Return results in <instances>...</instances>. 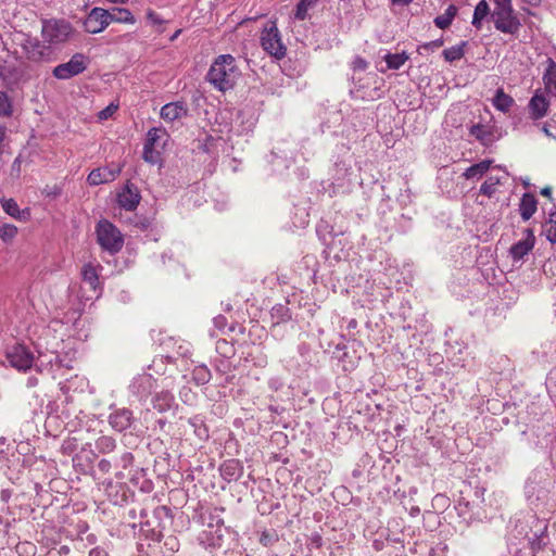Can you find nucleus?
<instances>
[{
	"mask_svg": "<svg viewBox=\"0 0 556 556\" xmlns=\"http://www.w3.org/2000/svg\"><path fill=\"white\" fill-rule=\"evenodd\" d=\"M4 49L15 59H26L30 62H50L54 52L45 40L23 31H14L3 40Z\"/></svg>",
	"mask_w": 556,
	"mask_h": 556,
	"instance_id": "f257e3e1",
	"label": "nucleus"
},
{
	"mask_svg": "<svg viewBox=\"0 0 556 556\" xmlns=\"http://www.w3.org/2000/svg\"><path fill=\"white\" fill-rule=\"evenodd\" d=\"M239 75L235 58L230 54H222L212 63L206 79L217 90L227 91L233 87Z\"/></svg>",
	"mask_w": 556,
	"mask_h": 556,
	"instance_id": "f03ea898",
	"label": "nucleus"
},
{
	"mask_svg": "<svg viewBox=\"0 0 556 556\" xmlns=\"http://www.w3.org/2000/svg\"><path fill=\"white\" fill-rule=\"evenodd\" d=\"M494 9L491 21L494 27L504 34L516 35L521 28L520 20L513 8V0H492Z\"/></svg>",
	"mask_w": 556,
	"mask_h": 556,
	"instance_id": "7ed1b4c3",
	"label": "nucleus"
},
{
	"mask_svg": "<svg viewBox=\"0 0 556 556\" xmlns=\"http://www.w3.org/2000/svg\"><path fill=\"white\" fill-rule=\"evenodd\" d=\"M73 31L71 23L65 20L50 18L41 22V38L51 46L54 53L56 49L67 42Z\"/></svg>",
	"mask_w": 556,
	"mask_h": 556,
	"instance_id": "20e7f679",
	"label": "nucleus"
},
{
	"mask_svg": "<svg viewBox=\"0 0 556 556\" xmlns=\"http://www.w3.org/2000/svg\"><path fill=\"white\" fill-rule=\"evenodd\" d=\"M261 46L271 56L281 60L286 56L287 47L275 22H268L261 34Z\"/></svg>",
	"mask_w": 556,
	"mask_h": 556,
	"instance_id": "39448f33",
	"label": "nucleus"
},
{
	"mask_svg": "<svg viewBox=\"0 0 556 556\" xmlns=\"http://www.w3.org/2000/svg\"><path fill=\"white\" fill-rule=\"evenodd\" d=\"M99 244L110 253H117L123 248V236L121 231L110 222L101 220L97 226Z\"/></svg>",
	"mask_w": 556,
	"mask_h": 556,
	"instance_id": "423d86ee",
	"label": "nucleus"
},
{
	"mask_svg": "<svg viewBox=\"0 0 556 556\" xmlns=\"http://www.w3.org/2000/svg\"><path fill=\"white\" fill-rule=\"evenodd\" d=\"M87 67V58L81 53L74 54L66 63L54 67L53 75L58 79H68L83 73Z\"/></svg>",
	"mask_w": 556,
	"mask_h": 556,
	"instance_id": "0eeeda50",
	"label": "nucleus"
},
{
	"mask_svg": "<svg viewBox=\"0 0 556 556\" xmlns=\"http://www.w3.org/2000/svg\"><path fill=\"white\" fill-rule=\"evenodd\" d=\"M7 361L20 371H26L33 366V353L22 344H15L7 351Z\"/></svg>",
	"mask_w": 556,
	"mask_h": 556,
	"instance_id": "6e6552de",
	"label": "nucleus"
},
{
	"mask_svg": "<svg viewBox=\"0 0 556 556\" xmlns=\"http://www.w3.org/2000/svg\"><path fill=\"white\" fill-rule=\"evenodd\" d=\"M109 10L93 8L84 22V28L89 34H98L109 26Z\"/></svg>",
	"mask_w": 556,
	"mask_h": 556,
	"instance_id": "1a4fd4ad",
	"label": "nucleus"
},
{
	"mask_svg": "<svg viewBox=\"0 0 556 556\" xmlns=\"http://www.w3.org/2000/svg\"><path fill=\"white\" fill-rule=\"evenodd\" d=\"M141 200V195L137 186L127 182L125 187L117 193V202L121 207L126 211H134Z\"/></svg>",
	"mask_w": 556,
	"mask_h": 556,
	"instance_id": "9d476101",
	"label": "nucleus"
},
{
	"mask_svg": "<svg viewBox=\"0 0 556 556\" xmlns=\"http://www.w3.org/2000/svg\"><path fill=\"white\" fill-rule=\"evenodd\" d=\"M525 235V239L516 242L509 249V254L515 262L521 261L534 248L535 237L533 230L527 228Z\"/></svg>",
	"mask_w": 556,
	"mask_h": 556,
	"instance_id": "9b49d317",
	"label": "nucleus"
},
{
	"mask_svg": "<svg viewBox=\"0 0 556 556\" xmlns=\"http://www.w3.org/2000/svg\"><path fill=\"white\" fill-rule=\"evenodd\" d=\"M188 115V106L184 101L166 103L161 108L160 116L166 123H174Z\"/></svg>",
	"mask_w": 556,
	"mask_h": 556,
	"instance_id": "f8f14e48",
	"label": "nucleus"
},
{
	"mask_svg": "<svg viewBox=\"0 0 556 556\" xmlns=\"http://www.w3.org/2000/svg\"><path fill=\"white\" fill-rule=\"evenodd\" d=\"M110 426L118 432L127 430L132 424V413L127 408L113 410L109 416Z\"/></svg>",
	"mask_w": 556,
	"mask_h": 556,
	"instance_id": "ddd939ff",
	"label": "nucleus"
},
{
	"mask_svg": "<svg viewBox=\"0 0 556 556\" xmlns=\"http://www.w3.org/2000/svg\"><path fill=\"white\" fill-rule=\"evenodd\" d=\"M154 387V378L150 374H142L134 378L129 389L132 394L139 397H147Z\"/></svg>",
	"mask_w": 556,
	"mask_h": 556,
	"instance_id": "4468645a",
	"label": "nucleus"
},
{
	"mask_svg": "<svg viewBox=\"0 0 556 556\" xmlns=\"http://www.w3.org/2000/svg\"><path fill=\"white\" fill-rule=\"evenodd\" d=\"M119 173H121L119 167L96 168L88 175L87 181L91 186L106 184V182L113 181L118 176Z\"/></svg>",
	"mask_w": 556,
	"mask_h": 556,
	"instance_id": "2eb2a0df",
	"label": "nucleus"
},
{
	"mask_svg": "<svg viewBox=\"0 0 556 556\" xmlns=\"http://www.w3.org/2000/svg\"><path fill=\"white\" fill-rule=\"evenodd\" d=\"M548 106L549 101L546 97L541 92H535L528 104L530 117L532 119H540L544 117L547 113Z\"/></svg>",
	"mask_w": 556,
	"mask_h": 556,
	"instance_id": "dca6fc26",
	"label": "nucleus"
},
{
	"mask_svg": "<svg viewBox=\"0 0 556 556\" xmlns=\"http://www.w3.org/2000/svg\"><path fill=\"white\" fill-rule=\"evenodd\" d=\"M469 134L475 137L478 141H480L483 146H490L494 141V132L492 127L475 124L469 128Z\"/></svg>",
	"mask_w": 556,
	"mask_h": 556,
	"instance_id": "f3484780",
	"label": "nucleus"
},
{
	"mask_svg": "<svg viewBox=\"0 0 556 556\" xmlns=\"http://www.w3.org/2000/svg\"><path fill=\"white\" fill-rule=\"evenodd\" d=\"M538 208V201L532 193H525L519 203V213L523 220H529Z\"/></svg>",
	"mask_w": 556,
	"mask_h": 556,
	"instance_id": "a211bd4d",
	"label": "nucleus"
},
{
	"mask_svg": "<svg viewBox=\"0 0 556 556\" xmlns=\"http://www.w3.org/2000/svg\"><path fill=\"white\" fill-rule=\"evenodd\" d=\"M220 475L227 481H235L242 475V466L237 459H228L220 466Z\"/></svg>",
	"mask_w": 556,
	"mask_h": 556,
	"instance_id": "6ab92c4d",
	"label": "nucleus"
},
{
	"mask_svg": "<svg viewBox=\"0 0 556 556\" xmlns=\"http://www.w3.org/2000/svg\"><path fill=\"white\" fill-rule=\"evenodd\" d=\"M175 404L174 395L168 391H161L153 397V407L160 413L169 410Z\"/></svg>",
	"mask_w": 556,
	"mask_h": 556,
	"instance_id": "aec40b11",
	"label": "nucleus"
},
{
	"mask_svg": "<svg viewBox=\"0 0 556 556\" xmlns=\"http://www.w3.org/2000/svg\"><path fill=\"white\" fill-rule=\"evenodd\" d=\"M108 22L109 25L112 22L134 24L136 20L129 10L124 8H113L111 11H109Z\"/></svg>",
	"mask_w": 556,
	"mask_h": 556,
	"instance_id": "412c9836",
	"label": "nucleus"
},
{
	"mask_svg": "<svg viewBox=\"0 0 556 556\" xmlns=\"http://www.w3.org/2000/svg\"><path fill=\"white\" fill-rule=\"evenodd\" d=\"M492 161L484 160L469 166L463 174L466 179H480L491 167Z\"/></svg>",
	"mask_w": 556,
	"mask_h": 556,
	"instance_id": "4be33fe9",
	"label": "nucleus"
},
{
	"mask_svg": "<svg viewBox=\"0 0 556 556\" xmlns=\"http://www.w3.org/2000/svg\"><path fill=\"white\" fill-rule=\"evenodd\" d=\"M491 10L489 7V3L486 0H480L473 11L472 22L471 24L477 28L480 29L482 26V21L486 18L488 16L491 17Z\"/></svg>",
	"mask_w": 556,
	"mask_h": 556,
	"instance_id": "5701e85b",
	"label": "nucleus"
},
{
	"mask_svg": "<svg viewBox=\"0 0 556 556\" xmlns=\"http://www.w3.org/2000/svg\"><path fill=\"white\" fill-rule=\"evenodd\" d=\"M545 88L552 92L556 90V63L552 59H547L546 68L543 75Z\"/></svg>",
	"mask_w": 556,
	"mask_h": 556,
	"instance_id": "b1692460",
	"label": "nucleus"
},
{
	"mask_svg": "<svg viewBox=\"0 0 556 556\" xmlns=\"http://www.w3.org/2000/svg\"><path fill=\"white\" fill-rule=\"evenodd\" d=\"M492 102L498 111L506 113L511 109L514 99L502 89H497Z\"/></svg>",
	"mask_w": 556,
	"mask_h": 556,
	"instance_id": "393cba45",
	"label": "nucleus"
},
{
	"mask_svg": "<svg viewBox=\"0 0 556 556\" xmlns=\"http://www.w3.org/2000/svg\"><path fill=\"white\" fill-rule=\"evenodd\" d=\"M81 276H83L84 282L89 285L91 290L96 291L98 289L99 276H98V270H97L96 266H93L92 264H86L83 267Z\"/></svg>",
	"mask_w": 556,
	"mask_h": 556,
	"instance_id": "a878e982",
	"label": "nucleus"
},
{
	"mask_svg": "<svg viewBox=\"0 0 556 556\" xmlns=\"http://www.w3.org/2000/svg\"><path fill=\"white\" fill-rule=\"evenodd\" d=\"M456 14L457 8L454 4L448 5L443 14L434 18L435 26L440 29L447 28L452 24Z\"/></svg>",
	"mask_w": 556,
	"mask_h": 556,
	"instance_id": "bb28decb",
	"label": "nucleus"
},
{
	"mask_svg": "<svg viewBox=\"0 0 556 556\" xmlns=\"http://www.w3.org/2000/svg\"><path fill=\"white\" fill-rule=\"evenodd\" d=\"M408 58L409 56L406 52H402V53H387L383 59L387 63L388 70H399L405 64V62L408 60Z\"/></svg>",
	"mask_w": 556,
	"mask_h": 556,
	"instance_id": "cd10ccee",
	"label": "nucleus"
},
{
	"mask_svg": "<svg viewBox=\"0 0 556 556\" xmlns=\"http://www.w3.org/2000/svg\"><path fill=\"white\" fill-rule=\"evenodd\" d=\"M467 46L466 41H462L460 43L447 48L443 51V56L447 62H454L460 60L465 54V47Z\"/></svg>",
	"mask_w": 556,
	"mask_h": 556,
	"instance_id": "c85d7f7f",
	"label": "nucleus"
},
{
	"mask_svg": "<svg viewBox=\"0 0 556 556\" xmlns=\"http://www.w3.org/2000/svg\"><path fill=\"white\" fill-rule=\"evenodd\" d=\"M318 0H300L296 4L294 17L304 21L308 16V11L315 7Z\"/></svg>",
	"mask_w": 556,
	"mask_h": 556,
	"instance_id": "c756f323",
	"label": "nucleus"
},
{
	"mask_svg": "<svg viewBox=\"0 0 556 556\" xmlns=\"http://www.w3.org/2000/svg\"><path fill=\"white\" fill-rule=\"evenodd\" d=\"M116 447V441L109 435H102L96 441V448L102 454L112 453Z\"/></svg>",
	"mask_w": 556,
	"mask_h": 556,
	"instance_id": "7c9ffc66",
	"label": "nucleus"
},
{
	"mask_svg": "<svg viewBox=\"0 0 556 556\" xmlns=\"http://www.w3.org/2000/svg\"><path fill=\"white\" fill-rule=\"evenodd\" d=\"M543 233L551 243H556V211L549 214L548 220L543 226Z\"/></svg>",
	"mask_w": 556,
	"mask_h": 556,
	"instance_id": "2f4dec72",
	"label": "nucleus"
},
{
	"mask_svg": "<svg viewBox=\"0 0 556 556\" xmlns=\"http://www.w3.org/2000/svg\"><path fill=\"white\" fill-rule=\"evenodd\" d=\"M501 184V178L495 176H490L480 187V193L491 198L496 189L497 186Z\"/></svg>",
	"mask_w": 556,
	"mask_h": 556,
	"instance_id": "473e14b6",
	"label": "nucleus"
},
{
	"mask_svg": "<svg viewBox=\"0 0 556 556\" xmlns=\"http://www.w3.org/2000/svg\"><path fill=\"white\" fill-rule=\"evenodd\" d=\"M1 206L8 215H10L16 219L23 218L21 215L18 205L14 199H2Z\"/></svg>",
	"mask_w": 556,
	"mask_h": 556,
	"instance_id": "72a5a7b5",
	"label": "nucleus"
},
{
	"mask_svg": "<svg viewBox=\"0 0 556 556\" xmlns=\"http://www.w3.org/2000/svg\"><path fill=\"white\" fill-rule=\"evenodd\" d=\"M211 379V371L206 366H197L193 369V380L197 384H205Z\"/></svg>",
	"mask_w": 556,
	"mask_h": 556,
	"instance_id": "f704fd0d",
	"label": "nucleus"
},
{
	"mask_svg": "<svg viewBox=\"0 0 556 556\" xmlns=\"http://www.w3.org/2000/svg\"><path fill=\"white\" fill-rule=\"evenodd\" d=\"M166 135V130L163 127H153L147 134V141L144 146L153 148L162 136Z\"/></svg>",
	"mask_w": 556,
	"mask_h": 556,
	"instance_id": "c9c22d12",
	"label": "nucleus"
},
{
	"mask_svg": "<svg viewBox=\"0 0 556 556\" xmlns=\"http://www.w3.org/2000/svg\"><path fill=\"white\" fill-rule=\"evenodd\" d=\"M12 113V104L8 94L0 91V117L10 116Z\"/></svg>",
	"mask_w": 556,
	"mask_h": 556,
	"instance_id": "e433bc0d",
	"label": "nucleus"
},
{
	"mask_svg": "<svg viewBox=\"0 0 556 556\" xmlns=\"http://www.w3.org/2000/svg\"><path fill=\"white\" fill-rule=\"evenodd\" d=\"M17 233V228L11 224H4L0 226V238L8 242L12 240Z\"/></svg>",
	"mask_w": 556,
	"mask_h": 556,
	"instance_id": "4c0bfd02",
	"label": "nucleus"
},
{
	"mask_svg": "<svg viewBox=\"0 0 556 556\" xmlns=\"http://www.w3.org/2000/svg\"><path fill=\"white\" fill-rule=\"evenodd\" d=\"M117 110V105L111 103L110 105H108L105 109L101 110L99 113H98V118L100 121H105L108 118H110Z\"/></svg>",
	"mask_w": 556,
	"mask_h": 556,
	"instance_id": "58836bf2",
	"label": "nucleus"
},
{
	"mask_svg": "<svg viewBox=\"0 0 556 556\" xmlns=\"http://www.w3.org/2000/svg\"><path fill=\"white\" fill-rule=\"evenodd\" d=\"M352 67L354 71H365L368 67V62L361 56H356L352 62Z\"/></svg>",
	"mask_w": 556,
	"mask_h": 556,
	"instance_id": "ea45409f",
	"label": "nucleus"
},
{
	"mask_svg": "<svg viewBox=\"0 0 556 556\" xmlns=\"http://www.w3.org/2000/svg\"><path fill=\"white\" fill-rule=\"evenodd\" d=\"M134 462V456L131 453L126 452L119 457V465L123 469L128 468Z\"/></svg>",
	"mask_w": 556,
	"mask_h": 556,
	"instance_id": "a19ab883",
	"label": "nucleus"
},
{
	"mask_svg": "<svg viewBox=\"0 0 556 556\" xmlns=\"http://www.w3.org/2000/svg\"><path fill=\"white\" fill-rule=\"evenodd\" d=\"M112 468V465H111V462L109 459H101L99 463H98V469L102 472V473H108L110 472Z\"/></svg>",
	"mask_w": 556,
	"mask_h": 556,
	"instance_id": "79ce46f5",
	"label": "nucleus"
},
{
	"mask_svg": "<svg viewBox=\"0 0 556 556\" xmlns=\"http://www.w3.org/2000/svg\"><path fill=\"white\" fill-rule=\"evenodd\" d=\"M442 45H443V40L437 39V40H433V41L422 45L421 48L427 49V50H434V49L440 48Z\"/></svg>",
	"mask_w": 556,
	"mask_h": 556,
	"instance_id": "37998d69",
	"label": "nucleus"
},
{
	"mask_svg": "<svg viewBox=\"0 0 556 556\" xmlns=\"http://www.w3.org/2000/svg\"><path fill=\"white\" fill-rule=\"evenodd\" d=\"M147 17H148V20H149L152 24H154V25H157V24H162V23H163V21L161 20V17H160V16H159L154 11H152V10H149V11L147 12Z\"/></svg>",
	"mask_w": 556,
	"mask_h": 556,
	"instance_id": "c03bdc74",
	"label": "nucleus"
},
{
	"mask_svg": "<svg viewBox=\"0 0 556 556\" xmlns=\"http://www.w3.org/2000/svg\"><path fill=\"white\" fill-rule=\"evenodd\" d=\"M143 159H144V161H147L149 163H154L155 162L154 157H153V148L144 146V148H143Z\"/></svg>",
	"mask_w": 556,
	"mask_h": 556,
	"instance_id": "a18cd8bd",
	"label": "nucleus"
},
{
	"mask_svg": "<svg viewBox=\"0 0 556 556\" xmlns=\"http://www.w3.org/2000/svg\"><path fill=\"white\" fill-rule=\"evenodd\" d=\"M89 556H108V554L104 549L96 547L90 551Z\"/></svg>",
	"mask_w": 556,
	"mask_h": 556,
	"instance_id": "49530a36",
	"label": "nucleus"
},
{
	"mask_svg": "<svg viewBox=\"0 0 556 556\" xmlns=\"http://www.w3.org/2000/svg\"><path fill=\"white\" fill-rule=\"evenodd\" d=\"M393 5L405 7L413 2V0H390Z\"/></svg>",
	"mask_w": 556,
	"mask_h": 556,
	"instance_id": "de8ad7c7",
	"label": "nucleus"
},
{
	"mask_svg": "<svg viewBox=\"0 0 556 556\" xmlns=\"http://www.w3.org/2000/svg\"><path fill=\"white\" fill-rule=\"evenodd\" d=\"M541 194L544 195V197H551L552 194V188L551 187H544L542 190H541Z\"/></svg>",
	"mask_w": 556,
	"mask_h": 556,
	"instance_id": "09e8293b",
	"label": "nucleus"
},
{
	"mask_svg": "<svg viewBox=\"0 0 556 556\" xmlns=\"http://www.w3.org/2000/svg\"><path fill=\"white\" fill-rule=\"evenodd\" d=\"M37 383H38L37 378L30 377L27 380V386L30 387V388L37 386Z\"/></svg>",
	"mask_w": 556,
	"mask_h": 556,
	"instance_id": "8fccbe9b",
	"label": "nucleus"
},
{
	"mask_svg": "<svg viewBox=\"0 0 556 556\" xmlns=\"http://www.w3.org/2000/svg\"><path fill=\"white\" fill-rule=\"evenodd\" d=\"M523 2L530 4V5H539L541 3L542 0H522Z\"/></svg>",
	"mask_w": 556,
	"mask_h": 556,
	"instance_id": "3c124183",
	"label": "nucleus"
},
{
	"mask_svg": "<svg viewBox=\"0 0 556 556\" xmlns=\"http://www.w3.org/2000/svg\"><path fill=\"white\" fill-rule=\"evenodd\" d=\"M542 131L547 136V137H554L553 134L549 131V129L547 128L546 125H544L542 127Z\"/></svg>",
	"mask_w": 556,
	"mask_h": 556,
	"instance_id": "603ef678",
	"label": "nucleus"
}]
</instances>
